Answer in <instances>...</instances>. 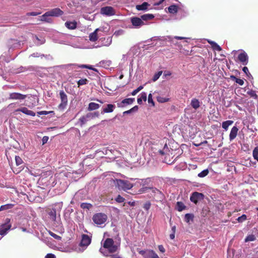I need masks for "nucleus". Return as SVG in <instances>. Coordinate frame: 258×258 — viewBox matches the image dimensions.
Masks as SVG:
<instances>
[{
    "mask_svg": "<svg viewBox=\"0 0 258 258\" xmlns=\"http://www.w3.org/2000/svg\"><path fill=\"white\" fill-rule=\"evenodd\" d=\"M103 247L107 249L108 252L111 253L116 252L119 248V246L115 244L113 239L111 238L105 239L103 243Z\"/></svg>",
    "mask_w": 258,
    "mask_h": 258,
    "instance_id": "nucleus-1",
    "label": "nucleus"
},
{
    "mask_svg": "<svg viewBox=\"0 0 258 258\" xmlns=\"http://www.w3.org/2000/svg\"><path fill=\"white\" fill-rule=\"evenodd\" d=\"M107 218V216L105 214L98 213L93 215L92 220L95 224L97 225H101L106 222Z\"/></svg>",
    "mask_w": 258,
    "mask_h": 258,
    "instance_id": "nucleus-2",
    "label": "nucleus"
},
{
    "mask_svg": "<svg viewBox=\"0 0 258 258\" xmlns=\"http://www.w3.org/2000/svg\"><path fill=\"white\" fill-rule=\"evenodd\" d=\"M205 196L203 194L197 191L192 192L190 197V200L195 204L204 200Z\"/></svg>",
    "mask_w": 258,
    "mask_h": 258,
    "instance_id": "nucleus-3",
    "label": "nucleus"
},
{
    "mask_svg": "<svg viewBox=\"0 0 258 258\" xmlns=\"http://www.w3.org/2000/svg\"><path fill=\"white\" fill-rule=\"evenodd\" d=\"M11 219L10 218H7L5 220V223L2 224L0 228V235H5L7 233V231L9 230L11 227L12 225L10 223Z\"/></svg>",
    "mask_w": 258,
    "mask_h": 258,
    "instance_id": "nucleus-4",
    "label": "nucleus"
},
{
    "mask_svg": "<svg viewBox=\"0 0 258 258\" xmlns=\"http://www.w3.org/2000/svg\"><path fill=\"white\" fill-rule=\"evenodd\" d=\"M117 182L119 188L123 190L130 189L133 186V184L127 180L119 179Z\"/></svg>",
    "mask_w": 258,
    "mask_h": 258,
    "instance_id": "nucleus-5",
    "label": "nucleus"
},
{
    "mask_svg": "<svg viewBox=\"0 0 258 258\" xmlns=\"http://www.w3.org/2000/svg\"><path fill=\"white\" fill-rule=\"evenodd\" d=\"M131 22L132 25L136 28H139L146 24L142 21L141 18L133 17L131 18Z\"/></svg>",
    "mask_w": 258,
    "mask_h": 258,
    "instance_id": "nucleus-6",
    "label": "nucleus"
},
{
    "mask_svg": "<svg viewBox=\"0 0 258 258\" xmlns=\"http://www.w3.org/2000/svg\"><path fill=\"white\" fill-rule=\"evenodd\" d=\"M59 95L61 99V103L58 105V108L59 109H64L68 103V98L66 93L63 91H61L59 92Z\"/></svg>",
    "mask_w": 258,
    "mask_h": 258,
    "instance_id": "nucleus-7",
    "label": "nucleus"
},
{
    "mask_svg": "<svg viewBox=\"0 0 258 258\" xmlns=\"http://www.w3.org/2000/svg\"><path fill=\"white\" fill-rule=\"evenodd\" d=\"M91 237L87 234H83L82 235L80 246L86 248L91 243Z\"/></svg>",
    "mask_w": 258,
    "mask_h": 258,
    "instance_id": "nucleus-8",
    "label": "nucleus"
},
{
    "mask_svg": "<svg viewBox=\"0 0 258 258\" xmlns=\"http://www.w3.org/2000/svg\"><path fill=\"white\" fill-rule=\"evenodd\" d=\"M100 13L102 15L106 16H113L115 14V11L111 7H102L100 10Z\"/></svg>",
    "mask_w": 258,
    "mask_h": 258,
    "instance_id": "nucleus-9",
    "label": "nucleus"
},
{
    "mask_svg": "<svg viewBox=\"0 0 258 258\" xmlns=\"http://www.w3.org/2000/svg\"><path fill=\"white\" fill-rule=\"evenodd\" d=\"M63 14L62 11L59 8H54L45 13L44 16H50L51 17H58Z\"/></svg>",
    "mask_w": 258,
    "mask_h": 258,
    "instance_id": "nucleus-10",
    "label": "nucleus"
},
{
    "mask_svg": "<svg viewBox=\"0 0 258 258\" xmlns=\"http://www.w3.org/2000/svg\"><path fill=\"white\" fill-rule=\"evenodd\" d=\"M238 59L243 65H246L248 63V56L245 51H242L238 54Z\"/></svg>",
    "mask_w": 258,
    "mask_h": 258,
    "instance_id": "nucleus-11",
    "label": "nucleus"
},
{
    "mask_svg": "<svg viewBox=\"0 0 258 258\" xmlns=\"http://www.w3.org/2000/svg\"><path fill=\"white\" fill-rule=\"evenodd\" d=\"M26 98V95H23L19 93H11L9 95V99L11 100H24Z\"/></svg>",
    "mask_w": 258,
    "mask_h": 258,
    "instance_id": "nucleus-12",
    "label": "nucleus"
},
{
    "mask_svg": "<svg viewBox=\"0 0 258 258\" xmlns=\"http://www.w3.org/2000/svg\"><path fill=\"white\" fill-rule=\"evenodd\" d=\"M115 108V105L112 104H107L106 106L102 109L101 114L112 112Z\"/></svg>",
    "mask_w": 258,
    "mask_h": 258,
    "instance_id": "nucleus-13",
    "label": "nucleus"
},
{
    "mask_svg": "<svg viewBox=\"0 0 258 258\" xmlns=\"http://www.w3.org/2000/svg\"><path fill=\"white\" fill-rule=\"evenodd\" d=\"M15 111H21L26 115H30L32 116H34L35 115V112H34L32 110H29L27 108L25 107L17 109Z\"/></svg>",
    "mask_w": 258,
    "mask_h": 258,
    "instance_id": "nucleus-14",
    "label": "nucleus"
},
{
    "mask_svg": "<svg viewBox=\"0 0 258 258\" xmlns=\"http://www.w3.org/2000/svg\"><path fill=\"white\" fill-rule=\"evenodd\" d=\"M99 30H100L99 28H97L95 30V31L89 34V40L90 41L95 42L96 41H97L98 40V36L97 32Z\"/></svg>",
    "mask_w": 258,
    "mask_h": 258,
    "instance_id": "nucleus-15",
    "label": "nucleus"
},
{
    "mask_svg": "<svg viewBox=\"0 0 258 258\" xmlns=\"http://www.w3.org/2000/svg\"><path fill=\"white\" fill-rule=\"evenodd\" d=\"M64 25L69 29L74 30L77 27V23L76 21H67Z\"/></svg>",
    "mask_w": 258,
    "mask_h": 258,
    "instance_id": "nucleus-16",
    "label": "nucleus"
},
{
    "mask_svg": "<svg viewBox=\"0 0 258 258\" xmlns=\"http://www.w3.org/2000/svg\"><path fill=\"white\" fill-rule=\"evenodd\" d=\"M238 129L236 126H233L230 131L229 135V140L230 141H233L237 136Z\"/></svg>",
    "mask_w": 258,
    "mask_h": 258,
    "instance_id": "nucleus-17",
    "label": "nucleus"
},
{
    "mask_svg": "<svg viewBox=\"0 0 258 258\" xmlns=\"http://www.w3.org/2000/svg\"><path fill=\"white\" fill-rule=\"evenodd\" d=\"M100 41H101L102 44L103 46H109L112 42V37H108L107 38H101L100 39Z\"/></svg>",
    "mask_w": 258,
    "mask_h": 258,
    "instance_id": "nucleus-18",
    "label": "nucleus"
},
{
    "mask_svg": "<svg viewBox=\"0 0 258 258\" xmlns=\"http://www.w3.org/2000/svg\"><path fill=\"white\" fill-rule=\"evenodd\" d=\"M154 17H155V16L153 14H146L142 15L140 18L142 20V21L144 22V21H147L149 20H152Z\"/></svg>",
    "mask_w": 258,
    "mask_h": 258,
    "instance_id": "nucleus-19",
    "label": "nucleus"
},
{
    "mask_svg": "<svg viewBox=\"0 0 258 258\" xmlns=\"http://www.w3.org/2000/svg\"><path fill=\"white\" fill-rule=\"evenodd\" d=\"M190 105L193 108L197 109L200 106V103L198 99L194 98L191 101Z\"/></svg>",
    "mask_w": 258,
    "mask_h": 258,
    "instance_id": "nucleus-20",
    "label": "nucleus"
},
{
    "mask_svg": "<svg viewBox=\"0 0 258 258\" xmlns=\"http://www.w3.org/2000/svg\"><path fill=\"white\" fill-rule=\"evenodd\" d=\"M149 6V4L147 2H144L141 5H139L136 6V9L138 11H143L146 10L148 9V7Z\"/></svg>",
    "mask_w": 258,
    "mask_h": 258,
    "instance_id": "nucleus-21",
    "label": "nucleus"
},
{
    "mask_svg": "<svg viewBox=\"0 0 258 258\" xmlns=\"http://www.w3.org/2000/svg\"><path fill=\"white\" fill-rule=\"evenodd\" d=\"M147 100V94L145 92H142L140 96L138 98L137 102L139 104H142L143 100L146 101Z\"/></svg>",
    "mask_w": 258,
    "mask_h": 258,
    "instance_id": "nucleus-22",
    "label": "nucleus"
},
{
    "mask_svg": "<svg viewBox=\"0 0 258 258\" xmlns=\"http://www.w3.org/2000/svg\"><path fill=\"white\" fill-rule=\"evenodd\" d=\"M178 6L175 5H171L168 8V12L170 14H175L178 12Z\"/></svg>",
    "mask_w": 258,
    "mask_h": 258,
    "instance_id": "nucleus-23",
    "label": "nucleus"
},
{
    "mask_svg": "<svg viewBox=\"0 0 258 258\" xmlns=\"http://www.w3.org/2000/svg\"><path fill=\"white\" fill-rule=\"evenodd\" d=\"M99 107V104L95 102H91L89 104L88 110L89 111L94 110L98 109Z\"/></svg>",
    "mask_w": 258,
    "mask_h": 258,
    "instance_id": "nucleus-24",
    "label": "nucleus"
},
{
    "mask_svg": "<svg viewBox=\"0 0 258 258\" xmlns=\"http://www.w3.org/2000/svg\"><path fill=\"white\" fill-rule=\"evenodd\" d=\"M146 258H159V257L153 250H148Z\"/></svg>",
    "mask_w": 258,
    "mask_h": 258,
    "instance_id": "nucleus-25",
    "label": "nucleus"
},
{
    "mask_svg": "<svg viewBox=\"0 0 258 258\" xmlns=\"http://www.w3.org/2000/svg\"><path fill=\"white\" fill-rule=\"evenodd\" d=\"M208 42L211 45L212 47L214 50H217L218 51H220L222 50L221 47L217 43L212 41H209Z\"/></svg>",
    "mask_w": 258,
    "mask_h": 258,
    "instance_id": "nucleus-26",
    "label": "nucleus"
},
{
    "mask_svg": "<svg viewBox=\"0 0 258 258\" xmlns=\"http://www.w3.org/2000/svg\"><path fill=\"white\" fill-rule=\"evenodd\" d=\"M150 189H152V191L154 194V196H157L159 197L160 198H161V197H163V194L162 192L159 189H157L156 188L151 187Z\"/></svg>",
    "mask_w": 258,
    "mask_h": 258,
    "instance_id": "nucleus-27",
    "label": "nucleus"
},
{
    "mask_svg": "<svg viewBox=\"0 0 258 258\" xmlns=\"http://www.w3.org/2000/svg\"><path fill=\"white\" fill-rule=\"evenodd\" d=\"M233 123L232 120H228L222 122V126L225 130H227L228 127Z\"/></svg>",
    "mask_w": 258,
    "mask_h": 258,
    "instance_id": "nucleus-28",
    "label": "nucleus"
},
{
    "mask_svg": "<svg viewBox=\"0 0 258 258\" xmlns=\"http://www.w3.org/2000/svg\"><path fill=\"white\" fill-rule=\"evenodd\" d=\"M135 101V98H126L123 99L121 102V104H122V105L121 106L123 107L124 104H131Z\"/></svg>",
    "mask_w": 258,
    "mask_h": 258,
    "instance_id": "nucleus-29",
    "label": "nucleus"
},
{
    "mask_svg": "<svg viewBox=\"0 0 258 258\" xmlns=\"http://www.w3.org/2000/svg\"><path fill=\"white\" fill-rule=\"evenodd\" d=\"M230 78L232 80L235 81L240 86H242L244 84V81L241 79L237 78L234 76H231Z\"/></svg>",
    "mask_w": 258,
    "mask_h": 258,
    "instance_id": "nucleus-30",
    "label": "nucleus"
},
{
    "mask_svg": "<svg viewBox=\"0 0 258 258\" xmlns=\"http://www.w3.org/2000/svg\"><path fill=\"white\" fill-rule=\"evenodd\" d=\"M177 209L179 212H181L184 210L186 208L184 204L181 202H177L176 204Z\"/></svg>",
    "mask_w": 258,
    "mask_h": 258,
    "instance_id": "nucleus-31",
    "label": "nucleus"
},
{
    "mask_svg": "<svg viewBox=\"0 0 258 258\" xmlns=\"http://www.w3.org/2000/svg\"><path fill=\"white\" fill-rule=\"evenodd\" d=\"M169 152V150L168 146L166 144H165L163 149L162 150H160L159 151L160 154L162 155H164L165 154H167Z\"/></svg>",
    "mask_w": 258,
    "mask_h": 258,
    "instance_id": "nucleus-32",
    "label": "nucleus"
},
{
    "mask_svg": "<svg viewBox=\"0 0 258 258\" xmlns=\"http://www.w3.org/2000/svg\"><path fill=\"white\" fill-rule=\"evenodd\" d=\"M88 119L86 118L85 115L82 116L79 120L80 125L81 126H83L87 121Z\"/></svg>",
    "mask_w": 258,
    "mask_h": 258,
    "instance_id": "nucleus-33",
    "label": "nucleus"
},
{
    "mask_svg": "<svg viewBox=\"0 0 258 258\" xmlns=\"http://www.w3.org/2000/svg\"><path fill=\"white\" fill-rule=\"evenodd\" d=\"M194 217V215L192 214H186L184 217L185 221L188 223L190 220H193Z\"/></svg>",
    "mask_w": 258,
    "mask_h": 258,
    "instance_id": "nucleus-34",
    "label": "nucleus"
},
{
    "mask_svg": "<svg viewBox=\"0 0 258 258\" xmlns=\"http://www.w3.org/2000/svg\"><path fill=\"white\" fill-rule=\"evenodd\" d=\"M88 82L89 81L86 78L79 80L77 82L78 87H80V86L87 84L88 83Z\"/></svg>",
    "mask_w": 258,
    "mask_h": 258,
    "instance_id": "nucleus-35",
    "label": "nucleus"
},
{
    "mask_svg": "<svg viewBox=\"0 0 258 258\" xmlns=\"http://www.w3.org/2000/svg\"><path fill=\"white\" fill-rule=\"evenodd\" d=\"M80 207L83 209L89 210L92 207V205L90 203H83L81 204Z\"/></svg>",
    "mask_w": 258,
    "mask_h": 258,
    "instance_id": "nucleus-36",
    "label": "nucleus"
},
{
    "mask_svg": "<svg viewBox=\"0 0 258 258\" xmlns=\"http://www.w3.org/2000/svg\"><path fill=\"white\" fill-rule=\"evenodd\" d=\"M253 158L258 162V146L255 147L252 152Z\"/></svg>",
    "mask_w": 258,
    "mask_h": 258,
    "instance_id": "nucleus-37",
    "label": "nucleus"
},
{
    "mask_svg": "<svg viewBox=\"0 0 258 258\" xmlns=\"http://www.w3.org/2000/svg\"><path fill=\"white\" fill-rule=\"evenodd\" d=\"M209 172V170L208 169H206L204 170L200 173H199L198 174V176L199 177L203 178V177L206 176L208 174Z\"/></svg>",
    "mask_w": 258,
    "mask_h": 258,
    "instance_id": "nucleus-38",
    "label": "nucleus"
},
{
    "mask_svg": "<svg viewBox=\"0 0 258 258\" xmlns=\"http://www.w3.org/2000/svg\"><path fill=\"white\" fill-rule=\"evenodd\" d=\"M255 240V237L253 234H250L246 236L245 238L244 241L245 242H248V241H253Z\"/></svg>",
    "mask_w": 258,
    "mask_h": 258,
    "instance_id": "nucleus-39",
    "label": "nucleus"
},
{
    "mask_svg": "<svg viewBox=\"0 0 258 258\" xmlns=\"http://www.w3.org/2000/svg\"><path fill=\"white\" fill-rule=\"evenodd\" d=\"M247 94H248L251 97L253 98L254 99H257V95L256 94V92L255 91L250 90L249 91H248L247 92Z\"/></svg>",
    "mask_w": 258,
    "mask_h": 258,
    "instance_id": "nucleus-40",
    "label": "nucleus"
},
{
    "mask_svg": "<svg viewBox=\"0 0 258 258\" xmlns=\"http://www.w3.org/2000/svg\"><path fill=\"white\" fill-rule=\"evenodd\" d=\"M48 215L52 217L53 220L56 219V210L54 209H52L50 212H48Z\"/></svg>",
    "mask_w": 258,
    "mask_h": 258,
    "instance_id": "nucleus-41",
    "label": "nucleus"
},
{
    "mask_svg": "<svg viewBox=\"0 0 258 258\" xmlns=\"http://www.w3.org/2000/svg\"><path fill=\"white\" fill-rule=\"evenodd\" d=\"M78 67L79 68H87L89 70L94 71L95 72L97 71L96 69L93 68L92 66H88V65H86V64H82L80 66H78Z\"/></svg>",
    "mask_w": 258,
    "mask_h": 258,
    "instance_id": "nucleus-42",
    "label": "nucleus"
},
{
    "mask_svg": "<svg viewBox=\"0 0 258 258\" xmlns=\"http://www.w3.org/2000/svg\"><path fill=\"white\" fill-rule=\"evenodd\" d=\"M157 101L160 103H164L168 102L169 100V98H164L161 96H159L157 98Z\"/></svg>",
    "mask_w": 258,
    "mask_h": 258,
    "instance_id": "nucleus-43",
    "label": "nucleus"
},
{
    "mask_svg": "<svg viewBox=\"0 0 258 258\" xmlns=\"http://www.w3.org/2000/svg\"><path fill=\"white\" fill-rule=\"evenodd\" d=\"M13 207V205L12 204H7L5 205H3L1 207L0 210H7L12 208Z\"/></svg>",
    "mask_w": 258,
    "mask_h": 258,
    "instance_id": "nucleus-44",
    "label": "nucleus"
},
{
    "mask_svg": "<svg viewBox=\"0 0 258 258\" xmlns=\"http://www.w3.org/2000/svg\"><path fill=\"white\" fill-rule=\"evenodd\" d=\"M246 218H247L246 215L245 214H243L240 217H239L237 219V220L238 221V222L241 223V222L245 221L246 220Z\"/></svg>",
    "mask_w": 258,
    "mask_h": 258,
    "instance_id": "nucleus-45",
    "label": "nucleus"
},
{
    "mask_svg": "<svg viewBox=\"0 0 258 258\" xmlns=\"http://www.w3.org/2000/svg\"><path fill=\"white\" fill-rule=\"evenodd\" d=\"M16 163L17 165H20L23 163V160L21 157L18 156L15 157Z\"/></svg>",
    "mask_w": 258,
    "mask_h": 258,
    "instance_id": "nucleus-46",
    "label": "nucleus"
},
{
    "mask_svg": "<svg viewBox=\"0 0 258 258\" xmlns=\"http://www.w3.org/2000/svg\"><path fill=\"white\" fill-rule=\"evenodd\" d=\"M143 88V87L142 86H140L138 88H137L136 89L134 90L132 93L131 94L133 96L136 95L139 91H140Z\"/></svg>",
    "mask_w": 258,
    "mask_h": 258,
    "instance_id": "nucleus-47",
    "label": "nucleus"
},
{
    "mask_svg": "<svg viewBox=\"0 0 258 258\" xmlns=\"http://www.w3.org/2000/svg\"><path fill=\"white\" fill-rule=\"evenodd\" d=\"M49 234L50 236H51L52 237H53V238L57 240H60L61 238V237L60 236L53 233L50 231H49Z\"/></svg>",
    "mask_w": 258,
    "mask_h": 258,
    "instance_id": "nucleus-48",
    "label": "nucleus"
},
{
    "mask_svg": "<svg viewBox=\"0 0 258 258\" xmlns=\"http://www.w3.org/2000/svg\"><path fill=\"white\" fill-rule=\"evenodd\" d=\"M45 15V13L41 16V21L49 22L50 19L48 18V17H50V16H44Z\"/></svg>",
    "mask_w": 258,
    "mask_h": 258,
    "instance_id": "nucleus-49",
    "label": "nucleus"
},
{
    "mask_svg": "<svg viewBox=\"0 0 258 258\" xmlns=\"http://www.w3.org/2000/svg\"><path fill=\"white\" fill-rule=\"evenodd\" d=\"M151 189V187H143L142 188H141L139 190V192L140 194H142V193H144V192H146L147 191H148V190L149 189Z\"/></svg>",
    "mask_w": 258,
    "mask_h": 258,
    "instance_id": "nucleus-50",
    "label": "nucleus"
},
{
    "mask_svg": "<svg viewBox=\"0 0 258 258\" xmlns=\"http://www.w3.org/2000/svg\"><path fill=\"white\" fill-rule=\"evenodd\" d=\"M41 14V12H32L27 13L26 15L28 16H36Z\"/></svg>",
    "mask_w": 258,
    "mask_h": 258,
    "instance_id": "nucleus-51",
    "label": "nucleus"
},
{
    "mask_svg": "<svg viewBox=\"0 0 258 258\" xmlns=\"http://www.w3.org/2000/svg\"><path fill=\"white\" fill-rule=\"evenodd\" d=\"M138 252L143 255L144 258H146V255H148V250H140L138 251Z\"/></svg>",
    "mask_w": 258,
    "mask_h": 258,
    "instance_id": "nucleus-52",
    "label": "nucleus"
},
{
    "mask_svg": "<svg viewBox=\"0 0 258 258\" xmlns=\"http://www.w3.org/2000/svg\"><path fill=\"white\" fill-rule=\"evenodd\" d=\"M115 201L119 203H121L124 202V199L123 197H122L120 195H118V196L115 199Z\"/></svg>",
    "mask_w": 258,
    "mask_h": 258,
    "instance_id": "nucleus-53",
    "label": "nucleus"
},
{
    "mask_svg": "<svg viewBox=\"0 0 258 258\" xmlns=\"http://www.w3.org/2000/svg\"><path fill=\"white\" fill-rule=\"evenodd\" d=\"M151 205V204L150 202H147L144 204L143 208L145 210L148 211L150 208Z\"/></svg>",
    "mask_w": 258,
    "mask_h": 258,
    "instance_id": "nucleus-54",
    "label": "nucleus"
},
{
    "mask_svg": "<svg viewBox=\"0 0 258 258\" xmlns=\"http://www.w3.org/2000/svg\"><path fill=\"white\" fill-rule=\"evenodd\" d=\"M148 102L149 103H152L153 104V105H154V102L153 100L152 99V94L151 93L149 94V95H148Z\"/></svg>",
    "mask_w": 258,
    "mask_h": 258,
    "instance_id": "nucleus-55",
    "label": "nucleus"
},
{
    "mask_svg": "<svg viewBox=\"0 0 258 258\" xmlns=\"http://www.w3.org/2000/svg\"><path fill=\"white\" fill-rule=\"evenodd\" d=\"M85 116L86 118L88 119V120H90L91 119L93 118V116L92 112L88 113Z\"/></svg>",
    "mask_w": 258,
    "mask_h": 258,
    "instance_id": "nucleus-56",
    "label": "nucleus"
},
{
    "mask_svg": "<svg viewBox=\"0 0 258 258\" xmlns=\"http://www.w3.org/2000/svg\"><path fill=\"white\" fill-rule=\"evenodd\" d=\"M14 41H16L14 39H10L8 41V46L10 47V48H11L13 47V45H12V43H13Z\"/></svg>",
    "mask_w": 258,
    "mask_h": 258,
    "instance_id": "nucleus-57",
    "label": "nucleus"
},
{
    "mask_svg": "<svg viewBox=\"0 0 258 258\" xmlns=\"http://www.w3.org/2000/svg\"><path fill=\"white\" fill-rule=\"evenodd\" d=\"M48 140V137L47 136H44L42 138V145H44L46 144Z\"/></svg>",
    "mask_w": 258,
    "mask_h": 258,
    "instance_id": "nucleus-58",
    "label": "nucleus"
},
{
    "mask_svg": "<svg viewBox=\"0 0 258 258\" xmlns=\"http://www.w3.org/2000/svg\"><path fill=\"white\" fill-rule=\"evenodd\" d=\"M158 248L159 250L162 253H164L165 251V249L162 245H158Z\"/></svg>",
    "mask_w": 258,
    "mask_h": 258,
    "instance_id": "nucleus-59",
    "label": "nucleus"
},
{
    "mask_svg": "<svg viewBox=\"0 0 258 258\" xmlns=\"http://www.w3.org/2000/svg\"><path fill=\"white\" fill-rule=\"evenodd\" d=\"M45 258H55V256L53 254L48 253L46 255Z\"/></svg>",
    "mask_w": 258,
    "mask_h": 258,
    "instance_id": "nucleus-60",
    "label": "nucleus"
},
{
    "mask_svg": "<svg viewBox=\"0 0 258 258\" xmlns=\"http://www.w3.org/2000/svg\"><path fill=\"white\" fill-rule=\"evenodd\" d=\"M242 71L247 75H248V74H249L248 69L246 67H244L242 69Z\"/></svg>",
    "mask_w": 258,
    "mask_h": 258,
    "instance_id": "nucleus-61",
    "label": "nucleus"
},
{
    "mask_svg": "<svg viewBox=\"0 0 258 258\" xmlns=\"http://www.w3.org/2000/svg\"><path fill=\"white\" fill-rule=\"evenodd\" d=\"M110 258H122L118 254H112L110 255Z\"/></svg>",
    "mask_w": 258,
    "mask_h": 258,
    "instance_id": "nucleus-62",
    "label": "nucleus"
},
{
    "mask_svg": "<svg viewBox=\"0 0 258 258\" xmlns=\"http://www.w3.org/2000/svg\"><path fill=\"white\" fill-rule=\"evenodd\" d=\"M159 76L157 74H155L153 77V81H156V80H157L159 79Z\"/></svg>",
    "mask_w": 258,
    "mask_h": 258,
    "instance_id": "nucleus-63",
    "label": "nucleus"
},
{
    "mask_svg": "<svg viewBox=\"0 0 258 258\" xmlns=\"http://www.w3.org/2000/svg\"><path fill=\"white\" fill-rule=\"evenodd\" d=\"M16 104L15 103H11L8 106V108L9 109H12V108H13L14 107H15V106H16Z\"/></svg>",
    "mask_w": 258,
    "mask_h": 258,
    "instance_id": "nucleus-64",
    "label": "nucleus"
}]
</instances>
